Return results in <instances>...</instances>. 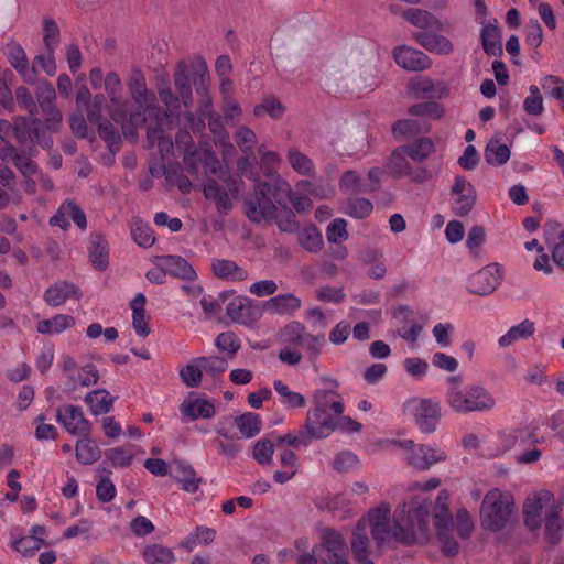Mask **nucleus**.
Here are the masks:
<instances>
[{"label":"nucleus","instance_id":"7c9ffc66","mask_svg":"<svg viewBox=\"0 0 564 564\" xmlns=\"http://www.w3.org/2000/svg\"><path fill=\"white\" fill-rule=\"evenodd\" d=\"M175 480L182 485L184 491L195 494L198 491L203 479L197 477L194 467L185 460L174 462Z\"/></svg>","mask_w":564,"mask_h":564},{"label":"nucleus","instance_id":"7ed1b4c3","mask_svg":"<svg viewBox=\"0 0 564 564\" xmlns=\"http://www.w3.org/2000/svg\"><path fill=\"white\" fill-rule=\"evenodd\" d=\"M292 205L296 212H304L311 206L307 197L295 196L290 183L275 175L270 182L259 183L256 194L245 200L246 215L253 223L262 218H276V205L288 209Z\"/></svg>","mask_w":564,"mask_h":564},{"label":"nucleus","instance_id":"864d4df0","mask_svg":"<svg viewBox=\"0 0 564 564\" xmlns=\"http://www.w3.org/2000/svg\"><path fill=\"white\" fill-rule=\"evenodd\" d=\"M234 139L242 153L250 154L252 160H257L253 152L254 145L257 144V135L253 130L246 126H241L235 132Z\"/></svg>","mask_w":564,"mask_h":564},{"label":"nucleus","instance_id":"2eb2a0df","mask_svg":"<svg viewBox=\"0 0 564 564\" xmlns=\"http://www.w3.org/2000/svg\"><path fill=\"white\" fill-rule=\"evenodd\" d=\"M56 421L74 436H88L91 431L90 422L84 416L78 405H64L56 412Z\"/></svg>","mask_w":564,"mask_h":564},{"label":"nucleus","instance_id":"f704fd0d","mask_svg":"<svg viewBox=\"0 0 564 564\" xmlns=\"http://www.w3.org/2000/svg\"><path fill=\"white\" fill-rule=\"evenodd\" d=\"M301 306L302 300L292 293L279 294L267 302V310L279 315H292Z\"/></svg>","mask_w":564,"mask_h":564},{"label":"nucleus","instance_id":"423d86ee","mask_svg":"<svg viewBox=\"0 0 564 564\" xmlns=\"http://www.w3.org/2000/svg\"><path fill=\"white\" fill-rule=\"evenodd\" d=\"M514 512L513 497L498 488L490 489L484 497L480 507L481 525L489 531L503 530L511 521Z\"/></svg>","mask_w":564,"mask_h":564},{"label":"nucleus","instance_id":"bb28decb","mask_svg":"<svg viewBox=\"0 0 564 564\" xmlns=\"http://www.w3.org/2000/svg\"><path fill=\"white\" fill-rule=\"evenodd\" d=\"M160 261L162 262V268L171 276L186 281H194L197 278L194 268L181 256H163L160 258Z\"/></svg>","mask_w":564,"mask_h":564},{"label":"nucleus","instance_id":"de8ad7c7","mask_svg":"<svg viewBox=\"0 0 564 564\" xmlns=\"http://www.w3.org/2000/svg\"><path fill=\"white\" fill-rule=\"evenodd\" d=\"M373 209L372 203L364 197L348 198L343 205V212L356 219L368 217Z\"/></svg>","mask_w":564,"mask_h":564},{"label":"nucleus","instance_id":"6ab92c4d","mask_svg":"<svg viewBox=\"0 0 564 564\" xmlns=\"http://www.w3.org/2000/svg\"><path fill=\"white\" fill-rule=\"evenodd\" d=\"M395 63L405 70L422 72L431 66L430 57L420 50L401 45L392 52Z\"/></svg>","mask_w":564,"mask_h":564},{"label":"nucleus","instance_id":"69168bd1","mask_svg":"<svg viewBox=\"0 0 564 564\" xmlns=\"http://www.w3.org/2000/svg\"><path fill=\"white\" fill-rule=\"evenodd\" d=\"M131 237L142 248H150L155 241L153 229L142 221L134 223L131 228Z\"/></svg>","mask_w":564,"mask_h":564},{"label":"nucleus","instance_id":"a878e982","mask_svg":"<svg viewBox=\"0 0 564 564\" xmlns=\"http://www.w3.org/2000/svg\"><path fill=\"white\" fill-rule=\"evenodd\" d=\"M440 30L420 31L414 34L415 41L425 50L437 53L448 54L453 51L452 42L438 34Z\"/></svg>","mask_w":564,"mask_h":564},{"label":"nucleus","instance_id":"b1692460","mask_svg":"<svg viewBox=\"0 0 564 564\" xmlns=\"http://www.w3.org/2000/svg\"><path fill=\"white\" fill-rule=\"evenodd\" d=\"M213 274L225 281L241 282L248 279V271L229 259H213Z\"/></svg>","mask_w":564,"mask_h":564},{"label":"nucleus","instance_id":"338daca9","mask_svg":"<svg viewBox=\"0 0 564 564\" xmlns=\"http://www.w3.org/2000/svg\"><path fill=\"white\" fill-rule=\"evenodd\" d=\"M409 113L415 117L438 119L443 115V108L435 101L414 104L409 108Z\"/></svg>","mask_w":564,"mask_h":564},{"label":"nucleus","instance_id":"5701e85b","mask_svg":"<svg viewBox=\"0 0 564 564\" xmlns=\"http://www.w3.org/2000/svg\"><path fill=\"white\" fill-rule=\"evenodd\" d=\"M180 412L189 421L198 419H212L215 415V405L210 401L203 398H188L180 405Z\"/></svg>","mask_w":564,"mask_h":564},{"label":"nucleus","instance_id":"052dcab7","mask_svg":"<svg viewBox=\"0 0 564 564\" xmlns=\"http://www.w3.org/2000/svg\"><path fill=\"white\" fill-rule=\"evenodd\" d=\"M299 240L300 245L310 252H318L323 246V236L315 226L303 229Z\"/></svg>","mask_w":564,"mask_h":564},{"label":"nucleus","instance_id":"f3484780","mask_svg":"<svg viewBox=\"0 0 564 564\" xmlns=\"http://www.w3.org/2000/svg\"><path fill=\"white\" fill-rule=\"evenodd\" d=\"M322 547L327 552V558L323 564H349L348 549L343 535L333 530L326 529L322 533Z\"/></svg>","mask_w":564,"mask_h":564},{"label":"nucleus","instance_id":"4468645a","mask_svg":"<svg viewBox=\"0 0 564 564\" xmlns=\"http://www.w3.org/2000/svg\"><path fill=\"white\" fill-rule=\"evenodd\" d=\"M501 273L498 264H488L470 275L467 280V291L471 294L486 296L491 294L500 284Z\"/></svg>","mask_w":564,"mask_h":564},{"label":"nucleus","instance_id":"aec40b11","mask_svg":"<svg viewBox=\"0 0 564 564\" xmlns=\"http://www.w3.org/2000/svg\"><path fill=\"white\" fill-rule=\"evenodd\" d=\"M404 444L409 446V453L406 457L409 464L417 469L426 470L433 464L445 458V454L442 451L431 448L425 445L414 444L413 441H405Z\"/></svg>","mask_w":564,"mask_h":564},{"label":"nucleus","instance_id":"ea45409f","mask_svg":"<svg viewBox=\"0 0 564 564\" xmlns=\"http://www.w3.org/2000/svg\"><path fill=\"white\" fill-rule=\"evenodd\" d=\"M562 507L554 505L550 508L545 521V534L552 544H556L561 541L563 535L564 522L561 518Z\"/></svg>","mask_w":564,"mask_h":564},{"label":"nucleus","instance_id":"c756f323","mask_svg":"<svg viewBox=\"0 0 564 564\" xmlns=\"http://www.w3.org/2000/svg\"><path fill=\"white\" fill-rule=\"evenodd\" d=\"M78 297V288L66 281H61L51 285L44 293V301L54 307L63 305L69 299Z\"/></svg>","mask_w":564,"mask_h":564},{"label":"nucleus","instance_id":"a211bd4d","mask_svg":"<svg viewBox=\"0 0 564 564\" xmlns=\"http://www.w3.org/2000/svg\"><path fill=\"white\" fill-rule=\"evenodd\" d=\"M226 311L232 322L247 326L257 323L261 317V311L245 296L234 297L227 304Z\"/></svg>","mask_w":564,"mask_h":564},{"label":"nucleus","instance_id":"603ef678","mask_svg":"<svg viewBox=\"0 0 564 564\" xmlns=\"http://www.w3.org/2000/svg\"><path fill=\"white\" fill-rule=\"evenodd\" d=\"M95 124L98 127L100 138L107 143L110 151L119 150L121 145V135L111 121L105 118Z\"/></svg>","mask_w":564,"mask_h":564},{"label":"nucleus","instance_id":"dca6fc26","mask_svg":"<svg viewBox=\"0 0 564 564\" xmlns=\"http://www.w3.org/2000/svg\"><path fill=\"white\" fill-rule=\"evenodd\" d=\"M55 89L51 84L44 85L37 93L39 106L42 110L45 122L43 127L48 135L52 131L57 130L62 119L61 111L55 106Z\"/></svg>","mask_w":564,"mask_h":564},{"label":"nucleus","instance_id":"774afa93","mask_svg":"<svg viewBox=\"0 0 564 564\" xmlns=\"http://www.w3.org/2000/svg\"><path fill=\"white\" fill-rule=\"evenodd\" d=\"M553 498V495L547 491H541L533 498H528L523 506V514L542 516V510Z\"/></svg>","mask_w":564,"mask_h":564},{"label":"nucleus","instance_id":"39448f33","mask_svg":"<svg viewBox=\"0 0 564 564\" xmlns=\"http://www.w3.org/2000/svg\"><path fill=\"white\" fill-rule=\"evenodd\" d=\"M185 170L196 175L199 166H203L206 175L217 176L219 181L227 184L232 194H239L241 187V178L239 175H232L227 167L223 166L217 155L210 149L209 144L204 142L199 149L187 151L183 158Z\"/></svg>","mask_w":564,"mask_h":564},{"label":"nucleus","instance_id":"1a4fd4ad","mask_svg":"<svg viewBox=\"0 0 564 564\" xmlns=\"http://www.w3.org/2000/svg\"><path fill=\"white\" fill-rule=\"evenodd\" d=\"M403 412L422 433H433L441 419L440 402L432 398H410L403 403Z\"/></svg>","mask_w":564,"mask_h":564},{"label":"nucleus","instance_id":"cd10ccee","mask_svg":"<svg viewBox=\"0 0 564 564\" xmlns=\"http://www.w3.org/2000/svg\"><path fill=\"white\" fill-rule=\"evenodd\" d=\"M535 323L529 318L521 321L519 324L511 326L506 334L499 337L498 345L500 348H507L518 341L529 340L535 334Z\"/></svg>","mask_w":564,"mask_h":564},{"label":"nucleus","instance_id":"6e6d98bb","mask_svg":"<svg viewBox=\"0 0 564 564\" xmlns=\"http://www.w3.org/2000/svg\"><path fill=\"white\" fill-rule=\"evenodd\" d=\"M339 188L345 194L367 193L366 182L360 175L352 171H346L339 180Z\"/></svg>","mask_w":564,"mask_h":564},{"label":"nucleus","instance_id":"a19ab883","mask_svg":"<svg viewBox=\"0 0 564 564\" xmlns=\"http://www.w3.org/2000/svg\"><path fill=\"white\" fill-rule=\"evenodd\" d=\"M481 42L486 54L498 56L502 54L500 29L495 24H487L481 29Z\"/></svg>","mask_w":564,"mask_h":564},{"label":"nucleus","instance_id":"e433bc0d","mask_svg":"<svg viewBox=\"0 0 564 564\" xmlns=\"http://www.w3.org/2000/svg\"><path fill=\"white\" fill-rule=\"evenodd\" d=\"M147 297L143 293H138L131 302L132 325L140 337H147L150 334L145 316Z\"/></svg>","mask_w":564,"mask_h":564},{"label":"nucleus","instance_id":"473e14b6","mask_svg":"<svg viewBox=\"0 0 564 564\" xmlns=\"http://www.w3.org/2000/svg\"><path fill=\"white\" fill-rule=\"evenodd\" d=\"M401 15L406 22L424 31L443 30L444 26L434 14L423 9L408 8L402 11Z\"/></svg>","mask_w":564,"mask_h":564},{"label":"nucleus","instance_id":"20e7f679","mask_svg":"<svg viewBox=\"0 0 564 564\" xmlns=\"http://www.w3.org/2000/svg\"><path fill=\"white\" fill-rule=\"evenodd\" d=\"M325 387L316 389L312 395V408L307 411L304 427L313 440L328 437L337 427V416L345 412V404L338 393L339 383L326 379Z\"/></svg>","mask_w":564,"mask_h":564},{"label":"nucleus","instance_id":"c9c22d12","mask_svg":"<svg viewBox=\"0 0 564 564\" xmlns=\"http://www.w3.org/2000/svg\"><path fill=\"white\" fill-rule=\"evenodd\" d=\"M286 160L292 170L299 175L313 177L315 175L314 161L296 148H290L286 152Z\"/></svg>","mask_w":564,"mask_h":564},{"label":"nucleus","instance_id":"8fccbe9b","mask_svg":"<svg viewBox=\"0 0 564 564\" xmlns=\"http://www.w3.org/2000/svg\"><path fill=\"white\" fill-rule=\"evenodd\" d=\"M13 76L10 69L0 67V115L4 111L14 112V99L8 85V80Z\"/></svg>","mask_w":564,"mask_h":564},{"label":"nucleus","instance_id":"13d9d810","mask_svg":"<svg viewBox=\"0 0 564 564\" xmlns=\"http://www.w3.org/2000/svg\"><path fill=\"white\" fill-rule=\"evenodd\" d=\"M203 368L197 358H193L185 367L180 370L182 381L188 388H197L202 383Z\"/></svg>","mask_w":564,"mask_h":564},{"label":"nucleus","instance_id":"49530a36","mask_svg":"<svg viewBox=\"0 0 564 564\" xmlns=\"http://www.w3.org/2000/svg\"><path fill=\"white\" fill-rule=\"evenodd\" d=\"M422 131H429V124L419 119H403L392 126V133L395 138L414 137Z\"/></svg>","mask_w":564,"mask_h":564},{"label":"nucleus","instance_id":"09e8293b","mask_svg":"<svg viewBox=\"0 0 564 564\" xmlns=\"http://www.w3.org/2000/svg\"><path fill=\"white\" fill-rule=\"evenodd\" d=\"M235 423L240 433L247 438L256 436L262 425L261 416L253 412H248L235 417Z\"/></svg>","mask_w":564,"mask_h":564},{"label":"nucleus","instance_id":"3c124183","mask_svg":"<svg viewBox=\"0 0 564 564\" xmlns=\"http://www.w3.org/2000/svg\"><path fill=\"white\" fill-rule=\"evenodd\" d=\"M7 57L11 66L14 67L24 79L31 80L26 54L20 45L10 46L7 51Z\"/></svg>","mask_w":564,"mask_h":564},{"label":"nucleus","instance_id":"bf43d9fd","mask_svg":"<svg viewBox=\"0 0 564 564\" xmlns=\"http://www.w3.org/2000/svg\"><path fill=\"white\" fill-rule=\"evenodd\" d=\"M175 120L174 123H182L185 128H188L195 135L202 134L206 127V117L202 115H195L191 111H185L183 117L178 113V108L174 110Z\"/></svg>","mask_w":564,"mask_h":564},{"label":"nucleus","instance_id":"680f3d73","mask_svg":"<svg viewBox=\"0 0 564 564\" xmlns=\"http://www.w3.org/2000/svg\"><path fill=\"white\" fill-rule=\"evenodd\" d=\"M215 346L232 358L240 349L241 340L234 332H224L216 337Z\"/></svg>","mask_w":564,"mask_h":564},{"label":"nucleus","instance_id":"4d7b16f0","mask_svg":"<svg viewBox=\"0 0 564 564\" xmlns=\"http://www.w3.org/2000/svg\"><path fill=\"white\" fill-rule=\"evenodd\" d=\"M313 438L306 433L303 426L297 433H286L284 435H274L275 446L286 445L289 447L299 448L307 447Z\"/></svg>","mask_w":564,"mask_h":564},{"label":"nucleus","instance_id":"f8f14e48","mask_svg":"<svg viewBox=\"0 0 564 564\" xmlns=\"http://www.w3.org/2000/svg\"><path fill=\"white\" fill-rule=\"evenodd\" d=\"M105 90L110 100V117L118 123H124L128 120V102L123 99V86L119 75L109 72L105 76Z\"/></svg>","mask_w":564,"mask_h":564},{"label":"nucleus","instance_id":"79ce46f5","mask_svg":"<svg viewBox=\"0 0 564 564\" xmlns=\"http://www.w3.org/2000/svg\"><path fill=\"white\" fill-rule=\"evenodd\" d=\"M142 557L147 564H172L175 561L172 549L156 543L147 545Z\"/></svg>","mask_w":564,"mask_h":564},{"label":"nucleus","instance_id":"c03bdc74","mask_svg":"<svg viewBox=\"0 0 564 564\" xmlns=\"http://www.w3.org/2000/svg\"><path fill=\"white\" fill-rule=\"evenodd\" d=\"M85 402L89 405L94 415L108 413L112 408V398L106 390H95L85 397Z\"/></svg>","mask_w":564,"mask_h":564},{"label":"nucleus","instance_id":"9b49d317","mask_svg":"<svg viewBox=\"0 0 564 564\" xmlns=\"http://www.w3.org/2000/svg\"><path fill=\"white\" fill-rule=\"evenodd\" d=\"M408 158L403 145L393 150L386 165L387 172L395 178L408 177L411 182L420 184L432 177L431 171L426 167L411 166Z\"/></svg>","mask_w":564,"mask_h":564},{"label":"nucleus","instance_id":"2f4dec72","mask_svg":"<svg viewBox=\"0 0 564 564\" xmlns=\"http://www.w3.org/2000/svg\"><path fill=\"white\" fill-rule=\"evenodd\" d=\"M273 388L278 394L279 403L286 411L301 410L307 405L306 398L303 394L291 390V388L282 380H274Z\"/></svg>","mask_w":564,"mask_h":564},{"label":"nucleus","instance_id":"393cba45","mask_svg":"<svg viewBox=\"0 0 564 564\" xmlns=\"http://www.w3.org/2000/svg\"><path fill=\"white\" fill-rule=\"evenodd\" d=\"M88 256L91 264L105 271L109 265V245L104 235L95 232L90 235Z\"/></svg>","mask_w":564,"mask_h":564},{"label":"nucleus","instance_id":"37998d69","mask_svg":"<svg viewBox=\"0 0 564 564\" xmlns=\"http://www.w3.org/2000/svg\"><path fill=\"white\" fill-rule=\"evenodd\" d=\"M510 149L499 140H489L485 149V159L489 165L500 166L510 159Z\"/></svg>","mask_w":564,"mask_h":564},{"label":"nucleus","instance_id":"5fc2aeb1","mask_svg":"<svg viewBox=\"0 0 564 564\" xmlns=\"http://www.w3.org/2000/svg\"><path fill=\"white\" fill-rule=\"evenodd\" d=\"M486 229L484 226L475 225L470 228L466 238V248L470 257H480L481 247L486 241Z\"/></svg>","mask_w":564,"mask_h":564},{"label":"nucleus","instance_id":"0eeeda50","mask_svg":"<svg viewBox=\"0 0 564 564\" xmlns=\"http://www.w3.org/2000/svg\"><path fill=\"white\" fill-rule=\"evenodd\" d=\"M205 61L197 57L191 62L182 61L176 65L174 72V85L178 93L176 96L182 99L183 105L188 108L193 104L192 84L197 94L208 90L209 78Z\"/></svg>","mask_w":564,"mask_h":564},{"label":"nucleus","instance_id":"72a5a7b5","mask_svg":"<svg viewBox=\"0 0 564 564\" xmlns=\"http://www.w3.org/2000/svg\"><path fill=\"white\" fill-rule=\"evenodd\" d=\"M0 159L12 162L24 176H32L36 173V164L29 156L18 153V150L10 142L2 144Z\"/></svg>","mask_w":564,"mask_h":564},{"label":"nucleus","instance_id":"4be33fe9","mask_svg":"<svg viewBox=\"0 0 564 564\" xmlns=\"http://www.w3.org/2000/svg\"><path fill=\"white\" fill-rule=\"evenodd\" d=\"M411 91L421 98L442 99L448 96L449 88L443 80L422 77L411 83Z\"/></svg>","mask_w":564,"mask_h":564},{"label":"nucleus","instance_id":"0e129e2a","mask_svg":"<svg viewBox=\"0 0 564 564\" xmlns=\"http://www.w3.org/2000/svg\"><path fill=\"white\" fill-rule=\"evenodd\" d=\"M275 441L261 438L253 445L252 457L260 465H268L272 462Z\"/></svg>","mask_w":564,"mask_h":564},{"label":"nucleus","instance_id":"f257e3e1","mask_svg":"<svg viewBox=\"0 0 564 564\" xmlns=\"http://www.w3.org/2000/svg\"><path fill=\"white\" fill-rule=\"evenodd\" d=\"M430 505L425 497L412 498L409 503H403L395 509L392 527L389 505L382 503L371 509L357 522L352 533L350 543L355 561L358 564H373L369 558L368 529L379 549L390 540L405 545L426 542L430 536Z\"/></svg>","mask_w":564,"mask_h":564},{"label":"nucleus","instance_id":"6e6552de","mask_svg":"<svg viewBox=\"0 0 564 564\" xmlns=\"http://www.w3.org/2000/svg\"><path fill=\"white\" fill-rule=\"evenodd\" d=\"M10 134H13L21 145L37 143L43 149H48L53 145V139L46 133L41 119H33L32 122H29L28 118L19 116L14 118L13 123L1 119L0 144L9 142L7 139Z\"/></svg>","mask_w":564,"mask_h":564},{"label":"nucleus","instance_id":"58836bf2","mask_svg":"<svg viewBox=\"0 0 564 564\" xmlns=\"http://www.w3.org/2000/svg\"><path fill=\"white\" fill-rule=\"evenodd\" d=\"M77 460L83 465H91L101 457L98 444L90 437L84 436L75 445Z\"/></svg>","mask_w":564,"mask_h":564},{"label":"nucleus","instance_id":"4c0bfd02","mask_svg":"<svg viewBox=\"0 0 564 564\" xmlns=\"http://www.w3.org/2000/svg\"><path fill=\"white\" fill-rule=\"evenodd\" d=\"M75 325V318L67 314H57L52 318L42 319L36 324L37 333L42 335L61 334Z\"/></svg>","mask_w":564,"mask_h":564},{"label":"nucleus","instance_id":"ddd939ff","mask_svg":"<svg viewBox=\"0 0 564 564\" xmlns=\"http://www.w3.org/2000/svg\"><path fill=\"white\" fill-rule=\"evenodd\" d=\"M496 406V399L481 384L466 386L460 392V412H489Z\"/></svg>","mask_w":564,"mask_h":564},{"label":"nucleus","instance_id":"9d476101","mask_svg":"<svg viewBox=\"0 0 564 564\" xmlns=\"http://www.w3.org/2000/svg\"><path fill=\"white\" fill-rule=\"evenodd\" d=\"M448 498V492L441 490L435 505H432L431 511L433 510L434 512V527L437 531L443 552L448 556H455L458 553V543L448 536V530L452 524Z\"/></svg>","mask_w":564,"mask_h":564},{"label":"nucleus","instance_id":"c85d7f7f","mask_svg":"<svg viewBox=\"0 0 564 564\" xmlns=\"http://www.w3.org/2000/svg\"><path fill=\"white\" fill-rule=\"evenodd\" d=\"M538 426L529 424L527 426L516 429L502 435V444L506 449L525 446L529 444H538L540 440L536 436Z\"/></svg>","mask_w":564,"mask_h":564},{"label":"nucleus","instance_id":"f03ea898","mask_svg":"<svg viewBox=\"0 0 564 564\" xmlns=\"http://www.w3.org/2000/svg\"><path fill=\"white\" fill-rule=\"evenodd\" d=\"M127 86L134 104L133 110L128 109L127 122L139 127L148 120H153L154 123L148 127V139L158 142L161 150L165 147L173 148L172 138L167 135V132L173 129L176 117L174 110L178 108L176 95L169 87L160 89L159 96L166 110L155 106V95L148 89L145 77L140 69H133L130 73Z\"/></svg>","mask_w":564,"mask_h":564},{"label":"nucleus","instance_id":"412c9836","mask_svg":"<svg viewBox=\"0 0 564 564\" xmlns=\"http://www.w3.org/2000/svg\"><path fill=\"white\" fill-rule=\"evenodd\" d=\"M203 193L206 199L213 200L215 203L216 208L220 214H227L229 210H231V196L235 197L238 195L232 194L227 184H225L224 187L213 177H209L204 184Z\"/></svg>","mask_w":564,"mask_h":564},{"label":"nucleus","instance_id":"a18cd8bd","mask_svg":"<svg viewBox=\"0 0 564 564\" xmlns=\"http://www.w3.org/2000/svg\"><path fill=\"white\" fill-rule=\"evenodd\" d=\"M408 156L414 162H422L435 150L434 143L429 138H419L413 142L403 145Z\"/></svg>","mask_w":564,"mask_h":564},{"label":"nucleus","instance_id":"e2e57ef3","mask_svg":"<svg viewBox=\"0 0 564 564\" xmlns=\"http://www.w3.org/2000/svg\"><path fill=\"white\" fill-rule=\"evenodd\" d=\"M205 375L213 378L224 373L228 368L227 359L219 356L197 357Z\"/></svg>","mask_w":564,"mask_h":564}]
</instances>
